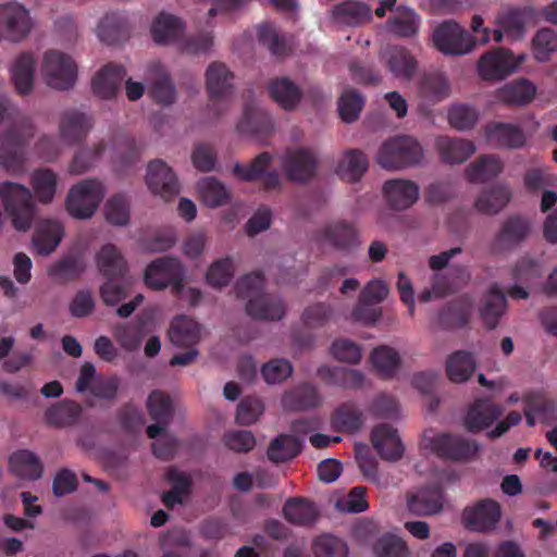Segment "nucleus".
I'll use <instances>...</instances> for the list:
<instances>
[{"instance_id":"obj_50","label":"nucleus","mask_w":557,"mask_h":557,"mask_svg":"<svg viewBox=\"0 0 557 557\" xmlns=\"http://www.w3.org/2000/svg\"><path fill=\"white\" fill-rule=\"evenodd\" d=\"M370 361L383 379L393 377L400 364L398 352L387 346H380L372 350Z\"/></svg>"},{"instance_id":"obj_62","label":"nucleus","mask_w":557,"mask_h":557,"mask_svg":"<svg viewBox=\"0 0 557 557\" xmlns=\"http://www.w3.org/2000/svg\"><path fill=\"white\" fill-rule=\"evenodd\" d=\"M106 219L113 225L124 226L129 222V202L123 195L111 197L104 207Z\"/></svg>"},{"instance_id":"obj_14","label":"nucleus","mask_w":557,"mask_h":557,"mask_svg":"<svg viewBox=\"0 0 557 557\" xmlns=\"http://www.w3.org/2000/svg\"><path fill=\"white\" fill-rule=\"evenodd\" d=\"M146 183L150 191L165 201L176 197L180 183L173 170L162 160L150 161L147 168Z\"/></svg>"},{"instance_id":"obj_35","label":"nucleus","mask_w":557,"mask_h":557,"mask_svg":"<svg viewBox=\"0 0 557 557\" xmlns=\"http://www.w3.org/2000/svg\"><path fill=\"white\" fill-rule=\"evenodd\" d=\"M237 128L240 133L267 136L273 131V122L269 113L260 108L247 104Z\"/></svg>"},{"instance_id":"obj_41","label":"nucleus","mask_w":557,"mask_h":557,"mask_svg":"<svg viewBox=\"0 0 557 557\" xmlns=\"http://www.w3.org/2000/svg\"><path fill=\"white\" fill-rule=\"evenodd\" d=\"M169 337L175 346L191 347L199 341V324L186 315L176 317L171 322Z\"/></svg>"},{"instance_id":"obj_51","label":"nucleus","mask_w":557,"mask_h":557,"mask_svg":"<svg viewBox=\"0 0 557 557\" xmlns=\"http://www.w3.org/2000/svg\"><path fill=\"white\" fill-rule=\"evenodd\" d=\"M57 174L50 169H37L33 172L30 184L37 199L50 203L55 195Z\"/></svg>"},{"instance_id":"obj_21","label":"nucleus","mask_w":557,"mask_h":557,"mask_svg":"<svg viewBox=\"0 0 557 557\" xmlns=\"http://www.w3.org/2000/svg\"><path fill=\"white\" fill-rule=\"evenodd\" d=\"M383 193L388 206L394 210H405L419 198V186L410 180L395 178L385 182Z\"/></svg>"},{"instance_id":"obj_28","label":"nucleus","mask_w":557,"mask_h":557,"mask_svg":"<svg viewBox=\"0 0 557 557\" xmlns=\"http://www.w3.org/2000/svg\"><path fill=\"white\" fill-rule=\"evenodd\" d=\"M64 234V227L59 221H40L33 235V245L41 256H48L59 246Z\"/></svg>"},{"instance_id":"obj_37","label":"nucleus","mask_w":557,"mask_h":557,"mask_svg":"<svg viewBox=\"0 0 557 557\" xmlns=\"http://www.w3.org/2000/svg\"><path fill=\"white\" fill-rule=\"evenodd\" d=\"M302 449V442L288 434H280L268 447L267 457L273 463H284L296 458Z\"/></svg>"},{"instance_id":"obj_23","label":"nucleus","mask_w":557,"mask_h":557,"mask_svg":"<svg viewBox=\"0 0 557 557\" xmlns=\"http://www.w3.org/2000/svg\"><path fill=\"white\" fill-rule=\"evenodd\" d=\"M472 312V302L467 297H459L447 302L437 313V324L443 330L466 326Z\"/></svg>"},{"instance_id":"obj_7","label":"nucleus","mask_w":557,"mask_h":557,"mask_svg":"<svg viewBox=\"0 0 557 557\" xmlns=\"http://www.w3.org/2000/svg\"><path fill=\"white\" fill-rule=\"evenodd\" d=\"M144 280L151 289L162 290L171 286L172 292L178 295L184 287V269L177 258L164 256L147 265Z\"/></svg>"},{"instance_id":"obj_56","label":"nucleus","mask_w":557,"mask_h":557,"mask_svg":"<svg viewBox=\"0 0 557 557\" xmlns=\"http://www.w3.org/2000/svg\"><path fill=\"white\" fill-rule=\"evenodd\" d=\"M198 191L202 202L211 208L226 203L230 197L225 186L214 177L202 178L198 183Z\"/></svg>"},{"instance_id":"obj_26","label":"nucleus","mask_w":557,"mask_h":557,"mask_svg":"<svg viewBox=\"0 0 557 557\" xmlns=\"http://www.w3.org/2000/svg\"><path fill=\"white\" fill-rule=\"evenodd\" d=\"M92 127L90 116L76 110L65 111L60 120V136L69 145L82 141Z\"/></svg>"},{"instance_id":"obj_25","label":"nucleus","mask_w":557,"mask_h":557,"mask_svg":"<svg viewBox=\"0 0 557 557\" xmlns=\"http://www.w3.org/2000/svg\"><path fill=\"white\" fill-rule=\"evenodd\" d=\"M95 259L99 273L103 277L125 278L128 271L127 262L115 245H103Z\"/></svg>"},{"instance_id":"obj_3","label":"nucleus","mask_w":557,"mask_h":557,"mask_svg":"<svg viewBox=\"0 0 557 557\" xmlns=\"http://www.w3.org/2000/svg\"><path fill=\"white\" fill-rule=\"evenodd\" d=\"M0 200L11 218L13 227L20 232L28 231L36 210L30 189L18 183L2 182L0 183Z\"/></svg>"},{"instance_id":"obj_36","label":"nucleus","mask_w":557,"mask_h":557,"mask_svg":"<svg viewBox=\"0 0 557 557\" xmlns=\"http://www.w3.org/2000/svg\"><path fill=\"white\" fill-rule=\"evenodd\" d=\"M9 466L15 475L32 481L40 479L44 471L39 457L27 449L13 453L10 456Z\"/></svg>"},{"instance_id":"obj_11","label":"nucleus","mask_w":557,"mask_h":557,"mask_svg":"<svg viewBox=\"0 0 557 557\" xmlns=\"http://www.w3.org/2000/svg\"><path fill=\"white\" fill-rule=\"evenodd\" d=\"M321 244L343 253H350L361 246L360 231L356 223L335 220L325 224L318 234Z\"/></svg>"},{"instance_id":"obj_60","label":"nucleus","mask_w":557,"mask_h":557,"mask_svg":"<svg viewBox=\"0 0 557 557\" xmlns=\"http://www.w3.org/2000/svg\"><path fill=\"white\" fill-rule=\"evenodd\" d=\"M313 553L315 557H347V544L331 534L318 536L313 542Z\"/></svg>"},{"instance_id":"obj_52","label":"nucleus","mask_w":557,"mask_h":557,"mask_svg":"<svg viewBox=\"0 0 557 557\" xmlns=\"http://www.w3.org/2000/svg\"><path fill=\"white\" fill-rule=\"evenodd\" d=\"M369 166L367 156L360 150H349L338 164V174L349 182L359 181Z\"/></svg>"},{"instance_id":"obj_17","label":"nucleus","mask_w":557,"mask_h":557,"mask_svg":"<svg viewBox=\"0 0 557 557\" xmlns=\"http://www.w3.org/2000/svg\"><path fill=\"white\" fill-rule=\"evenodd\" d=\"M502 516L497 502L486 498L463 510L465 525L471 531L487 532L496 528Z\"/></svg>"},{"instance_id":"obj_48","label":"nucleus","mask_w":557,"mask_h":557,"mask_svg":"<svg viewBox=\"0 0 557 557\" xmlns=\"http://www.w3.org/2000/svg\"><path fill=\"white\" fill-rule=\"evenodd\" d=\"M475 369L472 354L458 350L449 356L446 362V372L450 381L463 383L469 380Z\"/></svg>"},{"instance_id":"obj_31","label":"nucleus","mask_w":557,"mask_h":557,"mask_svg":"<svg viewBox=\"0 0 557 557\" xmlns=\"http://www.w3.org/2000/svg\"><path fill=\"white\" fill-rule=\"evenodd\" d=\"M436 148L442 161L449 164L462 163L475 151V146L472 141L447 136L437 138Z\"/></svg>"},{"instance_id":"obj_6","label":"nucleus","mask_w":557,"mask_h":557,"mask_svg":"<svg viewBox=\"0 0 557 557\" xmlns=\"http://www.w3.org/2000/svg\"><path fill=\"white\" fill-rule=\"evenodd\" d=\"M104 197L103 185L92 178H87L74 185L66 197V210L73 218L89 219L98 209Z\"/></svg>"},{"instance_id":"obj_33","label":"nucleus","mask_w":557,"mask_h":557,"mask_svg":"<svg viewBox=\"0 0 557 557\" xmlns=\"http://www.w3.org/2000/svg\"><path fill=\"white\" fill-rule=\"evenodd\" d=\"M443 490L440 484H432L420 490L409 502V510L418 516L434 515L441 511Z\"/></svg>"},{"instance_id":"obj_63","label":"nucleus","mask_w":557,"mask_h":557,"mask_svg":"<svg viewBox=\"0 0 557 557\" xmlns=\"http://www.w3.org/2000/svg\"><path fill=\"white\" fill-rule=\"evenodd\" d=\"M234 275V265L230 257L214 261L207 271V282L213 287L228 285Z\"/></svg>"},{"instance_id":"obj_32","label":"nucleus","mask_w":557,"mask_h":557,"mask_svg":"<svg viewBox=\"0 0 557 557\" xmlns=\"http://www.w3.org/2000/svg\"><path fill=\"white\" fill-rule=\"evenodd\" d=\"M321 403L317 387L309 383L300 384L284 393L282 406L286 410L301 411L318 407Z\"/></svg>"},{"instance_id":"obj_39","label":"nucleus","mask_w":557,"mask_h":557,"mask_svg":"<svg viewBox=\"0 0 557 557\" xmlns=\"http://www.w3.org/2000/svg\"><path fill=\"white\" fill-rule=\"evenodd\" d=\"M7 29L15 35H28L30 32L28 12L12 2L0 7V32Z\"/></svg>"},{"instance_id":"obj_12","label":"nucleus","mask_w":557,"mask_h":557,"mask_svg":"<svg viewBox=\"0 0 557 557\" xmlns=\"http://www.w3.org/2000/svg\"><path fill=\"white\" fill-rule=\"evenodd\" d=\"M281 165L288 181L306 183L317 173L318 158L310 148H290L282 157Z\"/></svg>"},{"instance_id":"obj_4","label":"nucleus","mask_w":557,"mask_h":557,"mask_svg":"<svg viewBox=\"0 0 557 557\" xmlns=\"http://www.w3.org/2000/svg\"><path fill=\"white\" fill-rule=\"evenodd\" d=\"M423 154L420 143L404 135L384 141L376 154V162L386 170H401L418 165Z\"/></svg>"},{"instance_id":"obj_46","label":"nucleus","mask_w":557,"mask_h":557,"mask_svg":"<svg viewBox=\"0 0 557 557\" xmlns=\"http://www.w3.org/2000/svg\"><path fill=\"white\" fill-rule=\"evenodd\" d=\"M469 278L470 274L465 265H453L446 273L434 274L433 289L437 295H447L459 289Z\"/></svg>"},{"instance_id":"obj_45","label":"nucleus","mask_w":557,"mask_h":557,"mask_svg":"<svg viewBox=\"0 0 557 557\" xmlns=\"http://www.w3.org/2000/svg\"><path fill=\"white\" fill-rule=\"evenodd\" d=\"M535 91V86L532 83L519 79L498 89L496 97L507 104L525 106L533 100Z\"/></svg>"},{"instance_id":"obj_19","label":"nucleus","mask_w":557,"mask_h":557,"mask_svg":"<svg viewBox=\"0 0 557 557\" xmlns=\"http://www.w3.org/2000/svg\"><path fill=\"white\" fill-rule=\"evenodd\" d=\"M147 81L150 83V96L161 104H172L176 99V89L165 66L152 62L147 67Z\"/></svg>"},{"instance_id":"obj_29","label":"nucleus","mask_w":557,"mask_h":557,"mask_svg":"<svg viewBox=\"0 0 557 557\" xmlns=\"http://www.w3.org/2000/svg\"><path fill=\"white\" fill-rule=\"evenodd\" d=\"M285 520L294 525L310 527L319 518V511L314 503L304 497H290L283 506Z\"/></svg>"},{"instance_id":"obj_54","label":"nucleus","mask_w":557,"mask_h":557,"mask_svg":"<svg viewBox=\"0 0 557 557\" xmlns=\"http://www.w3.org/2000/svg\"><path fill=\"white\" fill-rule=\"evenodd\" d=\"M476 37H430V45L445 55H462L476 46Z\"/></svg>"},{"instance_id":"obj_13","label":"nucleus","mask_w":557,"mask_h":557,"mask_svg":"<svg viewBox=\"0 0 557 557\" xmlns=\"http://www.w3.org/2000/svg\"><path fill=\"white\" fill-rule=\"evenodd\" d=\"M524 61V55L516 58L503 48L486 52L478 63V71L484 81H500L513 73Z\"/></svg>"},{"instance_id":"obj_40","label":"nucleus","mask_w":557,"mask_h":557,"mask_svg":"<svg viewBox=\"0 0 557 557\" xmlns=\"http://www.w3.org/2000/svg\"><path fill=\"white\" fill-rule=\"evenodd\" d=\"M506 308V295L496 285L491 287L480 309V315L484 325L490 330L497 327L499 319L505 313Z\"/></svg>"},{"instance_id":"obj_49","label":"nucleus","mask_w":557,"mask_h":557,"mask_svg":"<svg viewBox=\"0 0 557 557\" xmlns=\"http://www.w3.org/2000/svg\"><path fill=\"white\" fill-rule=\"evenodd\" d=\"M86 270V262L82 255H69L53 263L49 274L59 281L71 282L78 278Z\"/></svg>"},{"instance_id":"obj_20","label":"nucleus","mask_w":557,"mask_h":557,"mask_svg":"<svg viewBox=\"0 0 557 557\" xmlns=\"http://www.w3.org/2000/svg\"><path fill=\"white\" fill-rule=\"evenodd\" d=\"M487 141L496 148L519 149L525 144L522 128L511 123L491 122L485 126Z\"/></svg>"},{"instance_id":"obj_18","label":"nucleus","mask_w":557,"mask_h":557,"mask_svg":"<svg viewBox=\"0 0 557 557\" xmlns=\"http://www.w3.org/2000/svg\"><path fill=\"white\" fill-rule=\"evenodd\" d=\"M371 442L380 457L387 461H397L404 455V445L396 429L382 423L376 425L371 433Z\"/></svg>"},{"instance_id":"obj_59","label":"nucleus","mask_w":557,"mask_h":557,"mask_svg":"<svg viewBox=\"0 0 557 557\" xmlns=\"http://www.w3.org/2000/svg\"><path fill=\"white\" fill-rule=\"evenodd\" d=\"M420 21V16L413 10L401 9L388 18V25L394 35H417Z\"/></svg>"},{"instance_id":"obj_27","label":"nucleus","mask_w":557,"mask_h":557,"mask_svg":"<svg viewBox=\"0 0 557 557\" xmlns=\"http://www.w3.org/2000/svg\"><path fill=\"white\" fill-rule=\"evenodd\" d=\"M125 76L126 70L124 66L113 63L104 65L92 79L94 94L103 99L113 98Z\"/></svg>"},{"instance_id":"obj_30","label":"nucleus","mask_w":557,"mask_h":557,"mask_svg":"<svg viewBox=\"0 0 557 557\" xmlns=\"http://www.w3.org/2000/svg\"><path fill=\"white\" fill-rule=\"evenodd\" d=\"M535 11L532 8H508L497 15L499 29H495L493 35H503V30L521 35L525 26L535 20Z\"/></svg>"},{"instance_id":"obj_2","label":"nucleus","mask_w":557,"mask_h":557,"mask_svg":"<svg viewBox=\"0 0 557 557\" xmlns=\"http://www.w3.org/2000/svg\"><path fill=\"white\" fill-rule=\"evenodd\" d=\"M504 413L502 405L494 403L490 397H479L469 406L463 419V424L470 433H479L487 430L495 422L494 429L486 433L490 440L503 436L512 426L521 422L518 411H510L503 420H498Z\"/></svg>"},{"instance_id":"obj_16","label":"nucleus","mask_w":557,"mask_h":557,"mask_svg":"<svg viewBox=\"0 0 557 557\" xmlns=\"http://www.w3.org/2000/svg\"><path fill=\"white\" fill-rule=\"evenodd\" d=\"M272 154L269 152H261L258 154L249 165L236 163L234 165V174L246 182L257 181L262 178V186L265 190H273L281 186V178L277 171L273 170L265 172L272 162Z\"/></svg>"},{"instance_id":"obj_22","label":"nucleus","mask_w":557,"mask_h":557,"mask_svg":"<svg viewBox=\"0 0 557 557\" xmlns=\"http://www.w3.org/2000/svg\"><path fill=\"white\" fill-rule=\"evenodd\" d=\"M381 60L397 78L410 81L417 72V60L403 47H385L381 51Z\"/></svg>"},{"instance_id":"obj_34","label":"nucleus","mask_w":557,"mask_h":557,"mask_svg":"<svg viewBox=\"0 0 557 557\" xmlns=\"http://www.w3.org/2000/svg\"><path fill=\"white\" fill-rule=\"evenodd\" d=\"M83 409L81 405L71 400H61L51 405L45 412V421L48 425L63 429L75 425Z\"/></svg>"},{"instance_id":"obj_64","label":"nucleus","mask_w":557,"mask_h":557,"mask_svg":"<svg viewBox=\"0 0 557 557\" xmlns=\"http://www.w3.org/2000/svg\"><path fill=\"white\" fill-rule=\"evenodd\" d=\"M293 373L292 363L284 358L272 359L261 368V375L268 384H278Z\"/></svg>"},{"instance_id":"obj_58","label":"nucleus","mask_w":557,"mask_h":557,"mask_svg":"<svg viewBox=\"0 0 557 557\" xmlns=\"http://www.w3.org/2000/svg\"><path fill=\"white\" fill-rule=\"evenodd\" d=\"M147 409L153 421L170 422L173 416V404L168 394L153 391L147 399Z\"/></svg>"},{"instance_id":"obj_24","label":"nucleus","mask_w":557,"mask_h":557,"mask_svg":"<svg viewBox=\"0 0 557 557\" xmlns=\"http://www.w3.org/2000/svg\"><path fill=\"white\" fill-rule=\"evenodd\" d=\"M332 17L339 25L358 27L372 20V9L367 3L346 0L333 7Z\"/></svg>"},{"instance_id":"obj_8","label":"nucleus","mask_w":557,"mask_h":557,"mask_svg":"<svg viewBox=\"0 0 557 557\" xmlns=\"http://www.w3.org/2000/svg\"><path fill=\"white\" fill-rule=\"evenodd\" d=\"M430 448L441 459L467 462L476 457L481 446L461 435L441 433L430 440Z\"/></svg>"},{"instance_id":"obj_10","label":"nucleus","mask_w":557,"mask_h":557,"mask_svg":"<svg viewBox=\"0 0 557 557\" xmlns=\"http://www.w3.org/2000/svg\"><path fill=\"white\" fill-rule=\"evenodd\" d=\"M28 136L30 134L15 126L0 133V164L10 174L20 175L25 170Z\"/></svg>"},{"instance_id":"obj_38","label":"nucleus","mask_w":557,"mask_h":557,"mask_svg":"<svg viewBox=\"0 0 557 557\" xmlns=\"http://www.w3.org/2000/svg\"><path fill=\"white\" fill-rule=\"evenodd\" d=\"M36 61L32 53L24 52L15 60L11 74L12 82L18 95H28L34 88Z\"/></svg>"},{"instance_id":"obj_47","label":"nucleus","mask_w":557,"mask_h":557,"mask_svg":"<svg viewBox=\"0 0 557 557\" xmlns=\"http://www.w3.org/2000/svg\"><path fill=\"white\" fill-rule=\"evenodd\" d=\"M511 198V193L507 186L495 185L488 190H484L475 200V209L485 214L498 213Z\"/></svg>"},{"instance_id":"obj_9","label":"nucleus","mask_w":557,"mask_h":557,"mask_svg":"<svg viewBox=\"0 0 557 557\" xmlns=\"http://www.w3.org/2000/svg\"><path fill=\"white\" fill-rule=\"evenodd\" d=\"M42 75L48 86L67 90L76 82L77 66L67 54L58 50H49L44 55Z\"/></svg>"},{"instance_id":"obj_53","label":"nucleus","mask_w":557,"mask_h":557,"mask_svg":"<svg viewBox=\"0 0 557 557\" xmlns=\"http://www.w3.org/2000/svg\"><path fill=\"white\" fill-rule=\"evenodd\" d=\"M362 424V412L351 403L341 405L332 416V425L336 431L354 433Z\"/></svg>"},{"instance_id":"obj_15","label":"nucleus","mask_w":557,"mask_h":557,"mask_svg":"<svg viewBox=\"0 0 557 557\" xmlns=\"http://www.w3.org/2000/svg\"><path fill=\"white\" fill-rule=\"evenodd\" d=\"M531 233V222L519 214L508 216L500 225L492 243L495 252L510 250L524 242Z\"/></svg>"},{"instance_id":"obj_1","label":"nucleus","mask_w":557,"mask_h":557,"mask_svg":"<svg viewBox=\"0 0 557 557\" xmlns=\"http://www.w3.org/2000/svg\"><path fill=\"white\" fill-rule=\"evenodd\" d=\"M264 276L259 272L246 274L235 285L238 298L247 299L245 310L255 320L280 321L285 317L286 305L274 294L263 293Z\"/></svg>"},{"instance_id":"obj_43","label":"nucleus","mask_w":557,"mask_h":557,"mask_svg":"<svg viewBox=\"0 0 557 557\" xmlns=\"http://www.w3.org/2000/svg\"><path fill=\"white\" fill-rule=\"evenodd\" d=\"M157 46L173 45L183 54L198 55L210 51L213 37H152Z\"/></svg>"},{"instance_id":"obj_55","label":"nucleus","mask_w":557,"mask_h":557,"mask_svg":"<svg viewBox=\"0 0 557 557\" xmlns=\"http://www.w3.org/2000/svg\"><path fill=\"white\" fill-rule=\"evenodd\" d=\"M420 96L429 101L437 102L448 97L447 79L438 73L425 74L419 83Z\"/></svg>"},{"instance_id":"obj_44","label":"nucleus","mask_w":557,"mask_h":557,"mask_svg":"<svg viewBox=\"0 0 557 557\" xmlns=\"http://www.w3.org/2000/svg\"><path fill=\"white\" fill-rule=\"evenodd\" d=\"M503 169V162L498 157L481 156L466 169V176L470 183H484L496 177Z\"/></svg>"},{"instance_id":"obj_57","label":"nucleus","mask_w":557,"mask_h":557,"mask_svg":"<svg viewBox=\"0 0 557 557\" xmlns=\"http://www.w3.org/2000/svg\"><path fill=\"white\" fill-rule=\"evenodd\" d=\"M364 106V97L356 89L347 88L338 99V112L346 123L356 121Z\"/></svg>"},{"instance_id":"obj_5","label":"nucleus","mask_w":557,"mask_h":557,"mask_svg":"<svg viewBox=\"0 0 557 557\" xmlns=\"http://www.w3.org/2000/svg\"><path fill=\"white\" fill-rule=\"evenodd\" d=\"M234 73L223 62L214 61L207 67L208 109L215 117L228 110L234 94Z\"/></svg>"},{"instance_id":"obj_42","label":"nucleus","mask_w":557,"mask_h":557,"mask_svg":"<svg viewBox=\"0 0 557 557\" xmlns=\"http://www.w3.org/2000/svg\"><path fill=\"white\" fill-rule=\"evenodd\" d=\"M271 98L285 110H294L300 102L302 92L288 77H278L270 82Z\"/></svg>"},{"instance_id":"obj_61","label":"nucleus","mask_w":557,"mask_h":557,"mask_svg":"<svg viewBox=\"0 0 557 557\" xmlns=\"http://www.w3.org/2000/svg\"><path fill=\"white\" fill-rule=\"evenodd\" d=\"M373 553L376 557H407L409 550L400 537L386 533L374 543Z\"/></svg>"}]
</instances>
